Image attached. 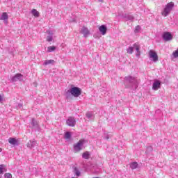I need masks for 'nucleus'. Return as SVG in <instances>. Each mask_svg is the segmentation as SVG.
<instances>
[{"label": "nucleus", "mask_w": 178, "mask_h": 178, "mask_svg": "<svg viewBox=\"0 0 178 178\" xmlns=\"http://www.w3.org/2000/svg\"><path fill=\"white\" fill-rule=\"evenodd\" d=\"M173 8H175V3L171 1L170 3H168L163 8V11L161 12L162 16H164V17H166V16H169Z\"/></svg>", "instance_id": "nucleus-1"}, {"label": "nucleus", "mask_w": 178, "mask_h": 178, "mask_svg": "<svg viewBox=\"0 0 178 178\" xmlns=\"http://www.w3.org/2000/svg\"><path fill=\"white\" fill-rule=\"evenodd\" d=\"M86 143V140L81 139L78 141L77 143L74 144V150L75 152H80L81 149H83V145H84V143Z\"/></svg>", "instance_id": "nucleus-2"}, {"label": "nucleus", "mask_w": 178, "mask_h": 178, "mask_svg": "<svg viewBox=\"0 0 178 178\" xmlns=\"http://www.w3.org/2000/svg\"><path fill=\"white\" fill-rule=\"evenodd\" d=\"M70 92L73 95V97L77 98V97H80V95H81V89L78 87H73L70 89Z\"/></svg>", "instance_id": "nucleus-3"}, {"label": "nucleus", "mask_w": 178, "mask_h": 178, "mask_svg": "<svg viewBox=\"0 0 178 178\" xmlns=\"http://www.w3.org/2000/svg\"><path fill=\"white\" fill-rule=\"evenodd\" d=\"M66 124L70 127H74V126L76 125V120L74 119V118L70 117L67 120Z\"/></svg>", "instance_id": "nucleus-4"}, {"label": "nucleus", "mask_w": 178, "mask_h": 178, "mask_svg": "<svg viewBox=\"0 0 178 178\" xmlns=\"http://www.w3.org/2000/svg\"><path fill=\"white\" fill-rule=\"evenodd\" d=\"M163 38L164 41H170V40H172L173 36H172V33H170V32H164L163 34Z\"/></svg>", "instance_id": "nucleus-5"}, {"label": "nucleus", "mask_w": 178, "mask_h": 178, "mask_svg": "<svg viewBox=\"0 0 178 178\" xmlns=\"http://www.w3.org/2000/svg\"><path fill=\"white\" fill-rule=\"evenodd\" d=\"M159 88H161V81L155 79L152 85V90L157 91Z\"/></svg>", "instance_id": "nucleus-6"}, {"label": "nucleus", "mask_w": 178, "mask_h": 178, "mask_svg": "<svg viewBox=\"0 0 178 178\" xmlns=\"http://www.w3.org/2000/svg\"><path fill=\"white\" fill-rule=\"evenodd\" d=\"M149 56L153 60L154 62H156V60H158V54L153 50H150L149 51Z\"/></svg>", "instance_id": "nucleus-7"}, {"label": "nucleus", "mask_w": 178, "mask_h": 178, "mask_svg": "<svg viewBox=\"0 0 178 178\" xmlns=\"http://www.w3.org/2000/svg\"><path fill=\"white\" fill-rule=\"evenodd\" d=\"M23 78V74H16L14 76L12 77V81H17L18 80H22Z\"/></svg>", "instance_id": "nucleus-8"}, {"label": "nucleus", "mask_w": 178, "mask_h": 178, "mask_svg": "<svg viewBox=\"0 0 178 178\" xmlns=\"http://www.w3.org/2000/svg\"><path fill=\"white\" fill-rule=\"evenodd\" d=\"M106 30L107 29L105 25H102L99 27V31L102 33V35H105V34H106Z\"/></svg>", "instance_id": "nucleus-9"}, {"label": "nucleus", "mask_w": 178, "mask_h": 178, "mask_svg": "<svg viewBox=\"0 0 178 178\" xmlns=\"http://www.w3.org/2000/svg\"><path fill=\"white\" fill-rule=\"evenodd\" d=\"M81 33L84 35V37H87V35L90 34V31L86 27H83L81 30Z\"/></svg>", "instance_id": "nucleus-10"}, {"label": "nucleus", "mask_w": 178, "mask_h": 178, "mask_svg": "<svg viewBox=\"0 0 178 178\" xmlns=\"http://www.w3.org/2000/svg\"><path fill=\"white\" fill-rule=\"evenodd\" d=\"M8 143L9 144H11V145H17V139L15 138H9Z\"/></svg>", "instance_id": "nucleus-11"}, {"label": "nucleus", "mask_w": 178, "mask_h": 178, "mask_svg": "<svg viewBox=\"0 0 178 178\" xmlns=\"http://www.w3.org/2000/svg\"><path fill=\"white\" fill-rule=\"evenodd\" d=\"M31 13L34 17H40V12H38L36 9H32Z\"/></svg>", "instance_id": "nucleus-12"}, {"label": "nucleus", "mask_w": 178, "mask_h": 178, "mask_svg": "<svg viewBox=\"0 0 178 178\" xmlns=\"http://www.w3.org/2000/svg\"><path fill=\"white\" fill-rule=\"evenodd\" d=\"M35 144H37V141H35V140H33V141L30 140L29 142V143H28V147L29 148H34V147H35Z\"/></svg>", "instance_id": "nucleus-13"}, {"label": "nucleus", "mask_w": 178, "mask_h": 178, "mask_svg": "<svg viewBox=\"0 0 178 178\" xmlns=\"http://www.w3.org/2000/svg\"><path fill=\"white\" fill-rule=\"evenodd\" d=\"M82 158L84 159H90V152L86 151L82 154Z\"/></svg>", "instance_id": "nucleus-14"}, {"label": "nucleus", "mask_w": 178, "mask_h": 178, "mask_svg": "<svg viewBox=\"0 0 178 178\" xmlns=\"http://www.w3.org/2000/svg\"><path fill=\"white\" fill-rule=\"evenodd\" d=\"M8 19H9V15H8V13H3L0 20H8Z\"/></svg>", "instance_id": "nucleus-15"}, {"label": "nucleus", "mask_w": 178, "mask_h": 178, "mask_svg": "<svg viewBox=\"0 0 178 178\" xmlns=\"http://www.w3.org/2000/svg\"><path fill=\"white\" fill-rule=\"evenodd\" d=\"M138 163L137 162H133L130 164V168L132 170L137 169Z\"/></svg>", "instance_id": "nucleus-16"}, {"label": "nucleus", "mask_w": 178, "mask_h": 178, "mask_svg": "<svg viewBox=\"0 0 178 178\" xmlns=\"http://www.w3.org/2000/svg\"><path fill=\"white\" fill-rule=\"evenodd\" d=\"M56 49V47L55 46H50L47 47V52H54Z\"/></svg>", "instance_id": "nucleus-17"}, {"label": "nucleus", "mask_w": 178, "mask_h": 178, "mask_svg": "<svg viewBox=\"0 0 178 178\" xmlns=\"http://www.w3.org/2000/svg\"><path fill=\"white\" fill-rule=\"evenodd\" d=\"M53 63H55V60H46L44 61V65H53Z\"/></svg>", "instance_id": "nucleus-18"}, {"label": "nucleus", "mask_w": 178, "mask_h": 178, "mask_svg": "<svg viewBox=\"0 0 178 178\" xmlns=\"http://www.w3.org/2000/svg\"><path fill=\"white\" fill-rule=\"evenodd\" d=\"M134 47L135 49L137 51L138 55H140V45L135 43L134 44Z\"/></svg>", "instance_id": "nucleus-19"}, {"label": "nucleus", "mask_w": 178, "mask_h": 178, "mask_svg": "<svg viewBox=\"0 0 178 178\" xmlns=\"http://www.w3.org/2000/svg\"><path fill=\"white\" fill-rule=\"evenodd\" d=\"M70 137H72L70 132H66L65 135V138H66V140H69L70 139Z\"/></svg>", "instance_id": "nucleus-20"}, {"label": "nucleus", "mask_w": 178, "mask_h": 178, "mask_svg": "<svg viewBox=\"0 0 178 178\" xmlns=\"http://www.w3.org/2000/svg\"><path fill=\"white\" fill-rule=\"evenodd\" d=\"M134 49V48L133 47H129L127 49V53L130 54H133Z\"/></svg>", "instance_id": "nucleus-21"}, {"label": "nucleus", "mask_w": 178, "mask_h": 178, "mask_svg": "<svg viewBox=\"0 0 178 178\" xmlns=\"http://www.w3.org/2000/svg\"><path fill=\"white\" fill-rule=\"evenodd\" d=\"M3 170H5V165H0V175H1V173H3Z\"/></svg>", "instance_id": "nucleus-22"}, {"label": "nucleus", "mask_w": 178, "mask_h": 178, "mask_svg": "<svg viewBox=\"0 0 178 178\" xmlns=\"http://www.w3.org/2000/svg\"><path fill=\"white\" fill-rule=\"evenodd\" d=\"M31 124H33V126H37V124H38V123L37 122L35 119L33 118L32 121H31Z\"/></svg>", "instance_id": "nucleus-23"}, {"label": "nucleus", "mask_w": 178, "mask_h": 178, "mask_svg": "<svg viewBox=\"0 0 178 178\" xmlns=\"http://www.w3.org/2000/svg\"><path fill=\"white\" fill-rule=\"evenodd\" d=\"M174 58H178V49L172 53Z\"/></svg>", "instance_id": "nucleus-24"}, {"label": "nucleus", "mask_w": 178, "mask_h": 178, "mask_svg": "<svg viewBox=\"0 0 178 178\" xmlns=\"http://www.w3.org/2000/svg\"><path fill=\"white\" fill-rule=\"evenodd\" d=\"M4 177L5 178H12V174H10V173H6L4 175Z\"/></svg>", "instance_id": "nucleus-25"}, {"label": "nucleus", "mask_w": 178, "mask_h": 178, "mask_svg": "<svg viewBox=\"0 0 178 178\" xmlns=\"http://www.w3.org/2000/svg\"><path fill=\"white\" fill-rule=\"evenodd\" d=\"M47 41H48V42H51V41H52V36L51 35L47 36Z\"/></svg>", "instance_id": "nucleus-26"}, {"label": "nucleus", "mask_w": 178, "mask_h": 178, "mask_svg": "<svg viewBox=\"0 0 178 178\" xmlns=\"http://www.w3.org/2000/svg\"><path fill=\"white\" fill-rule=\"evenodd\" d=\"M139 30H141V27L140 26H137L135 29V33H138Z\"/></svg>", "instance_id": "nucleus-27"}, {"label": "nucleus", "mask_w": 178, "mask_h": 178, "mask_svg": "<svg viewBox=\"0 0 178 178\" xmlns=\"http://www.w3.org/2000/svg\"><path fill=\"white\" fill-rule=\"evenodd\" d=\"M92 116V114H91V113L88 112L86 113V117L90 119V118H91Z\"/></svg>", "instance_id": "nucleus-28"}, {"label": "nucleus", "mask_w": 178, "mask_h": 178, "mask_svg": "<svg viewBox=\"0 0 178 178\" xmlns=\"http://www.w3.org/2000/svg\"><path fill=\"white\" fill-rule=\"evenodd\" d=\"M76 176H80V172L76 171Z\"/></svg>", "instance_id": "nucleus-29"}, {"label": "nucleus", "mask_w": 178, "mask_h": 178, "mask_svg": "<svg viewBox=\"0 0 178 178\" xmlns=\"http://www.w3.org/2000/svg\"><path fill=\"white\" fill-rule=\"evenodd\" d=\"M0 101H2V96L0 95Z\"/></svg>", "instance_id": "nucleus-30"}, {"label": "nucleus", "mask_w": 178, "mask_h": 178, "mask_svg": "<svg viewBox=\"0 0 178 178\" xmlns=\"http://www.w3.org/2000/svg\"><path fill=\"white\" fill-rule=\"evenodd\" d=\"M0 152H2V148L0 147Z\"/></svg>", "instance_id": "nucleus-31"}]
</instances>
